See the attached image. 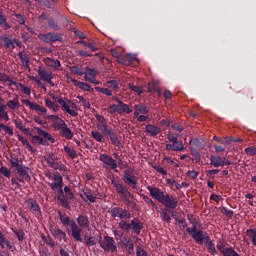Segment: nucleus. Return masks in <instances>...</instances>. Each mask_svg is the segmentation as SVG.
<instances>
[{
  "mask_svg": "<svg viewBox=\"0 0 256 256\" xmlns=\"http://www.w3.org/2000/svg\"><path fill=\"white\" fill-rule=\"evenodd\" d=\"M46 179V183L49 185V187H51L52 191L58 189L56 199L59 201V203L65 209H69V202L65 198V194L63 192V176L59 174V172L47 173Z\"/></svg>",
  "mask_w": 256,
  "mask_h": 256,
  "instance_id": "1",
  "label": "nucleus"
},
{
  "mask_svg": "<svg viewBox=\"0 0 256 256\" xmlns=\"http://www.w3.org/2000/svg\"><path fill=\"white\" fill-rule=\"evenodd\" d=\"M147 190L149 191L151 197L158 201V203H161V205H164L167 210L177 209L179 202L173 195L165 194V192L159 187L147 186Z\"/></svg>",
  "mask_w": 256,
  "mask_h": 256,
  "instance_id": "2",
  "label": "nucleus"
},
{
  "mask_svg": "<svg viewBox=\"0 0 256 256\" xmlns=\"http://www.w3.org/2000/svg\"><path fill=\"white\" fill-rule=\"evenodd\" d=\"M58 217L64 227H70L72 239H75L79 243H83V237H81V228H79L77 222H75V220H71L67 214H63L61 211L58 212Z\"/></svg>",
  "mask_w": 256,
  "mask_h": 256,
  "instance_id": "3",
  "label": "nucleus"
},
{
  "mask_svg": "<svg viewBox=\"0 0 256 256\" xmlns=\"http://www.w3.org/2000/svg\"><path fill=\"white\" fill-rule=\"evenodd\" d=\"M49 95L52 97V99L59 103L62 111L68 113V115H71V117H77L79 115V112H77V105H75V103H73L71 100H64L61 96L51 93Z\"/></svg>",
  "mask_w": 256,
  "mask_h": 256,
  "instance_id": "4",
  "label": "nucleus"
},
{
  "mask_svg": "<svg viewBox=\"0 0 256 256\" xmlns=\"http://www.w3.org/2000/svg\"><path fill=\"white\" fill-rule=\"evenodd\" d=\"M118 227L123 229L124 231H133L136 235H141V231L143 229V222L139 220V218H134L130 221L121 220L118 223Z\"/></svg>",
  "mask_w": 256,
  "mask_h": 256,
  "instance_id": "5",
  "label": "nucleus"
},
{
  "mask_svg": "<svg viewBox=\"0 0 256 256\" xmlns=\"http://www.w3.org/2000/svg\"><path fill=\"white\" fill-rule=\"evenodd\" d=\"M99 245L106 253H117V244L115 243V239L111 236H104L103 239L99 241Z\"/></svg>",
  "mask_w": 256,
  "mask_h": 256,
  "instance_id": "6",
  "label": "nucleus"
},
{
  "mask_svg": "<svg viewBox=\"0 0 256 256\" xmlns=\"http://www.w3.org/2000/svg\"><path fill=\"white\" fill-rule=\"evenodd\" d=\"M54 129L59 131L61 137L64 139H73V131L69 129L64 120H59V122H55L53 125Z\"/></svg>",
  "mask_w": 256,
  "mask_h": 256,
  "instance_id": "7",
  "label": "nucleus"
},
{
  "mask_svg": "<svg viewBox=\"0 0 256 256\" xmlns=\"http://www.w3.org/2000/svg\"><path fill=\"white\" fill-rule=\"evenodd\" d=\"M107 112L110 115H115V113H119L120 115L123 113H133V109H131V107H129L128 104H112L110 106H108L107 108Z\"/></svg>",
  "mask_w": 256,
  "mask_h": 256,
  "instance_id": "8",
  "label": "nucleus"
},
{
  "mask_svg": "<svg viewBox=\"0 0 256 256\" xmlns=\"http://www.w3.org/2000/svg\"><path fill=\"white\" fill-rule=\"evenodd\" d=\"M99 159L101 163H103V168L104 169H112V171H115L118 173L117 170V161L113 159V157L109 156L108 154H100Z\"/></svg>",
  "mask_w": 256,
  "mask_h": 256,
  "instance_id": "9",
  "label": "nucleus"
},
{
  "mask_svg": "<svg viewBox=\"0 0 256 256\" xmlns=\"http://www.w3.org/2000/svg\"><path fill=\"white\" fill-rule=\"evenodd\" d=\"M110 181L113 187H115L116 193H118L120 197H126V195H129V197H133V194H131V192H129V190H127V188H125V186H123V184H121L119 180L115 179V176H112L110 178Z\"/></svg>",
  "mask_w": 256,
  "mask_h": 256,
  "instance_id": "10",
  "label": "nucleus"
},
{
  "mask_svg": "<svg viewBox=\"0 0 256 256\" xmlns=\"http://www.w3.org/2000/svg\"><path fill=\"white\" fill-rule=\"evenodd\" d=\"M84 79L85 81H88L89 83H92L93 85H99V80H97V75L98 72L95 68H89V67H85V71H84Z\"/></svg>",
  "mask_w": 256,
  "mask_h": 256,
  "instance_id": "11",
  "label": "nucleus"
},
{
  "mask_svg": "<svg viewBox=\"0 0 256 256\" xmlns=\"http://www.w3.org/2000/svg\"><path fill=\"white\" fill-rule=\"evenodd\" d=\"M16 171L20 177V183H25V181L29 183V181H31V175H29L31 173V168L22 165L18 169H16Z\"/></svg>",
  "mask_w": 256,
  "mask_h": 256,
  "instance_id": "12",
  "label": "nucleus"
},
{
  "mask_svg": "<svg viewBox=\"0 0 256 256\" xmlns=\"http://www.w3.org/2000/svg\"><path fill=\"white\" fill-rule=\"evenodd\" d=\"M38 39L44 41V43H55L56 41H63L61 34H53L51 32L46 34H39Z\"/></svg>",
  "mask_w": 256,
  "mask_h": 256,
  "instance_id": "13",
  "label": "nucleus"
},
{
  "mask_svg": "<svg viewBox=\"0 0 256 256\" xmlns=\"http://www.w3.org/2000/svg\"><path fill=\"white\" fill-rule=\"evenodd\" d=\"M76 225L81 229V234L83 233V229L91 231V223L89 222V217L86 215L80 214L76 218Z\"/></svg>",
  "mask_w": 256,
  "mask_h": 256,
  "instance_id": "14",
  "label": "nucleus"
},
{
  "mask_svg": "<svg viewBox=\"0 0 256 256\" xmlns=\"http://www.w3.org/2000/svg\"><path fill=\"white\" fill-rule=\"evenodd\" d=\"M25 205L33 215L36 217H41V208L39 207V204L36 200H33V198H30L25 201Z\"/></svg>",
  "mask_w": 256,
  "mask_h": 256,
  "instance_id": "15",
  "label": "nucleus"
},
{
  "mask_svg": "<svg viewBox=\"0 0 256 256\" xmlns=\"http://www.w3.org/2000/svg\"><path fill=\"white\" fill-rule=\"evenodd\" d=\"M112 57H115L117 59V62L120 63L121 65H129L133 59H135L131 55H126L124 58H121V52L111 49L110 50Z\"/></svg>",
  "mask_w": 256,
  "mask_h": 256,
  "instance_id": "16",
  "label": "nucleus"
},
{
  "mask_svg": "<svg viewBox=\"0 0 256 256\" xmlns=\"http://www.w3.org/2000/svg\"><path fill=\"white\" fill-rule=\"evenodd\" d=\"M110 213L112 217H118L119 219H131V213L123 208L114 207L111 209Z\"/></svg>",
  "mask_w": 256,
  "mask_h": 256,
  "instance_id": "17",
  "label": "nucleus"
},
{
  "mask_svg": "<svg viewBox=\"0 0 256 256\" xmlns=\"http://www.w3.org/2000/svg\"><path fill=\"white\" fill-rule=\"evenodd\" d=\"M123 181L126 185L131 187L132 189H137V177L129 173V171H124Z\"/></svg>",
  "mask_w": 256,
  "mask_h": 256,
  "instance_id": "18",
  "label": "nucleus"
},
{
  "mask_svg": "<svg viewBox=\"0 0 256 256\" xmlns=\"http://www.w3.org/2000/svg\"><path fill=\"white\" fill-rule=\"evenodd\" d=\"M23 103H24V105H26V107H29L30 109H32V111H36L40 115L47 114V108H45L44 106H41L37 103H33L29 100H23Z\"/></svg>",
  "mask_w": 256,
  "mask_h": 256,
  "instance_id": "19",
  "label": "nucleus"
},
{
  "mask_svg": "<svg viewBox=\"0 0 256 256\" xmlns=\"http://www.w3.org/2000/svg\"><path fill=\"white\" fill-rule=\"evenodd\" d=\"M207 237H209V235L201 230H198L192 234V238L194 239L195 243H197V245H203V243L207 241Z\"/></svg>",
  "mask_w": 256,
  "mask_h": 256,
  "instance_id": "20",
  "label": "nucleus"
},
{
  "mask_svg": "<svg viewBox=\"0 0 256 256\" xmlns=\"http://www.w3.org/2000/svg\"><path fill=\"white\" fill-rule=\"evenodd\" d=\"M50 233L59 241H67V234L60 228H52L50 229Z\"/></svg>",
  "mask_w": 256,
  "mask_h": 256,
  "instance_id": "21",
  "label": "nucleus"
},
{
  "mask_svg": "<svg viewBox=\"0 0 256 256\" xmlns=\"http://www.w3.org/2000/svg\"><path fill=\"white\" fill-rule=\"evenodd\" d=\"M145 131L146 133H148V135H150V137H157V135L161 133V129L159 128V126H155L153 124L146 125Z\"/></svg>",
  "mask_w": 256,
  "mask_h": 256,
  "instance_id": "22",
  "label": "nucleus"
},
{
  "mask_svg": "<svg viewBox=\"0 0 256 256\" xmlns=\"http://www.w3.org/2000/svg\"><path fill=\"white\" fill-rule=\"evenodd\" d=\"M38 75L40 79H42V81H45L46 83H49L50 85H52L51 79H53V75L49 73L47 70L39 68Z\"/></svg>",
  "mask_w": 256,
  "mask_h": 256,
  "instance_id": "23",
  "label": "nucleus"
},
{
  "mask_svg": "<svg viewBox=\"0 0 256 256\" xmlns=\"http://www.w3.org/2000/svg\"><path fill=\"white\" fill-rule=\"evenodd\" d=\"M5 246L7 247V249H9L10 251H13V244H11V242L9 241V239H7V237H5V234L3 232H0V248L1 249H5Z\"/></svg>",
  "mask_w": 256,
  "mask_h": 256,
  "instance_id": "24",
  "label": "nucleus"
},
{
  "mask_svg": "<svg viewBox=\"0 0 256 256\" xmlns=\"http://www.w3.org/2000/svg\"><path fill=\"white\" fill-rule=\"evenodd\" d=\"M72 81H73V84L75 85V87H78L82 91H88L89 93H93V88L91 87V85H89L85 82H81L79 80H72Z\"/></svg>",
  "mask_w": 256,
  "mask_h": 256,
  "instance_id": "25",
  "label": "nucleus"
},
{
  "mask_svg": "<svg viewBox=\"0 0 256 256\" xmlns=\"http://www.w3.org/2000/svg\"><path fill=\"white\" fill-rule=\"evenodd\" d=\"M134 108L136 109L134 111V117H139L141 114L147 115V113H149V108H147L145 105L136 104Z\"/></svg>",
  "mask_w": 256,
  "mask_h": 256,
  "instance_id": "26",
  "label": "nucleus"
},
{
  "mask_svg": "<svg viewBox=\"0 0 256 256\" xmlns=\"http://www.w3.org/2000/svg\"><path fill=\"white\" fill-rule=\"evenodd\" d=\"M35 131L40 135V137H44V139H47V141H50V143H55V138L49 134V132L39 128L34 127Z\"/></svg>",
  "mask_w": 256,
  "mask_h": 256,
  "instance_id": "27",
  "label": "nucleus"
},
{
  "mask_svg": "<svg viewBox=\"0 0 256 256\" xmlns=\"http://www.w3.org/2000/svg\"><path fill=\"white\" fill-rule=\"evenodd\" d=\"M44 63L47 67H53L54 69L61 67V61L49 57L45 58Z\"/></svg>",
  "mask_w": 256,
  "mask_h": 256,
  "instance_id": "28",
  "label": "nucleus"
},
{
  "mask_svg": "<svg viewBox=\"0 0 256 256\" xmlns=\"http://www.w3.org/2000/svg\"><path fill=\"white\" fill-rule=\"evenodd\" d=\"M4 106L8 107L11 111H15L21 107V104L19 103V99L15 98L13 100H8Z\"/></svg>",
  "mask_w": 256,
  "mask_h": 256,
  "instance_id": "29",
  "label": "nucleus"
},
{
  "mask_svg": "<svg viewBox=\"0 0 256 256\" xmlns=\"http://www.w3.org/2000/svg\"><path fill=\"white\" fill-rule=\"evenodd\" d=\"M210 165L216 168L223 167V158H221V156H215V155L210 156Z\"/></svg>",
  "mask_w": 256,
  "mask_h": 256,
  "instance_id": "30",
  "label": "nucleus"
},
{
  "mask_svg": "<svg viewBox=\"0 0 256 256\" xmlns=\"http://www.w3.org/2000/svg\"><path fill=\"white\" fill-rule=\"evenodd\" d=\"M204 243L211 255H217V249H215V244L211 240V237H206V241Z\"/></svg>",
  "mask_w": 256,
  "mask_h": 256,
  "instance_id": "31",
  "label": "nucleus"
},
{
  "mask_svg": "<svg viewBox=\"0 0 256 256\" xmlns=\"http://www.w3.org/2000/svg\"><path fill=\"white\" fill-rule=\"evenodd\" d=\"M160 87L158 81H152L148 83V93H151V95L155 93H159Z\"/></svg>",
  "mask_w": 256,
  "mask_h": 256,
  "instance_id": "32",
  "label": "nucleus"
},
{
  "mask_svg": "<svg viewBox=\"0 0 256 256\" xmlns=\"http://www.w3.org/2000/svg\"><path fill=\"white\" fill-rule=\"evenodd\" d=\"M0 39L1 41H3L4 47H6L7 49H15V43L11 38L5 35L1 36Z\"/></svg>",
  "mask_w": 256,
  "mask_h": 256,
  "instance_id": "33",
  "label": "nucleus"
},
{
  "mask_svg": "<svg viewBox=\"0 0 256 256\" xmlns=\"http://www.w3.org/2000/svg\"><path fill=\"white\" fill-rule=\"evenodd\" d=\"M104 134L99 131H91V137L94 139V141H97L98 143H104L105 142V137L103 136Z\"/></svg>",
  "mask_w": 256,
  "mask_h": 256,
  "instance_id": "34",
  "label": "nucleus"
},
{
  "mask_svg": "<svg viewBox=\"0 0 256 256\" xmlns=\"http://www.w3.org/2000/svg\"><path fill=\"white\" fill-rule=\"evenodd\" d=\"M189 145L190 147H194L195 149H205V145L203 144V142H201L199 139L197 138H193L189 141Z\"/></svg>",
  "mask_w": 256,
  "mask_h": 256,
  "instance_id": "35",
  "label": "nucleus"
},
{
  "mask_svg": "<svg viewBox=\"0 0 256 256\" xmlns=\"http://www.w3.org/2000/svg\"><path fill=\"white\" fill-rule=\"evenodd\" d=\"M108 137L112 145H115V147H121V141H119L117 134L113 130L108 134Z\"/></svg>",
  "mask_w": 256,
  "mask_h": 256,
  "instance_id": "36",
  "label": "nucleus"
},
{
  "mask_svg": "<svg viewBox=\"0 0 256 256\" xmlns=\"http://www.w3.org/2000/svg\"><path fill=\"white\" fill-rule=\"evenodd\" d=\"M5 109H7V106L0 104V120L7 123L9 121V113Z\"/></svg>",
  "mask_w": 256,
  "mask_h": 256,
  "instance_id": "37",
  "label": "nucleus"
},
{
  "mask_svg": "<svg viewBox=\"0 0 256 256\" xmlns=\"http://www.w3.org/2000/svg\"><path fill=\"white\" fill-rule=\"evenodd\" d=\"M96 127L97 129H99L102 135H109L113 131V128H111V126H108L107 123L102 125H96Z\"/></svg>",
  "mask_w": 256,
  "mask_h": 256,
  "instance_id": "38",
  "label": "nucleus"
},
{
  "mask_svg": "<svg viewBox=\"0 0 256 256\" xmlns=\"http://www.w3.org/2000/svg\"><path fill=\"white\" fill-rule=\"evenodd\" d=\"M0 25L4 28L5 31H7V29H11V26L9 23H7L5 14H3V11H0Z\"/></svg>",
  "mask_w": 256,
  "mask_h": 256,
  "instance_id": "39",
  "label": "nucleus"
},
{
  "mask_svg": "<svg viewBox=\"0 0 256 256\" xmlns=\"http://www.w3.org/2000/svg\"><path fill=\"white\" fill-rule=\"evenodd\" d=\"M44 101L48 109H52V111H59V106L55 104V102L49 100V98H45Z\"/></svg>",
  "mask_w": 256,
  "mask_h": 256,
  "instance_id": "40",
  "label": "nucleus"
},
{
  "mask_svg": "<svg viewBox=\"0 0 256 256\" xmlns=\"http://www.w3.org/2000/svg\"><path fill=\"white\" fill-rule=\"evenodd\" d=\"M18 57L24 67L29 68V57L26 54H23V52L18 53Z\"/></svg>",
  "mask_w": 256,
  "mask_h": 256,
  "instance_id": "41",
  "label": "nucleus"
},
{
  "mask_svg": "<svg viewBox=\"0 0 256 256\" xmlns=\"http://www.w3.org/2000/svg\"><path fill=\"white\" fill-rule=\"evenodd\" d=\"M41 238H42V241H44V243H46V245H48L49 247H55V245H57V243H55L53 238L49 236H45V234H42Z\"/></svg>",
  "mask_w": 256,
  "mask_h": 256,
  "instance_id": "42",
  "label": "nucleus"
},
{
  "mask_svg": "<svg viewBox=\"0 0 256 256\" xmlns=\"http://www.w3.org/2000/svg\"><path fill=\"white\" fill-rule=\"evenodd\" d=\"M64 151L70 157V159L77 158V151H75V149H73V148H71L69 146H65L64 147Z\"/></svg>",
  "mask_w": 256,
  "mask_h": 256,
  "instance_id": "43",
  "label": "nucleus"
},
{
  "mask_svg": "<svg viewBox=\"0 0 256 256\" xmlns=\"http://www.w3.org/2000/svg\"><path fill=\"white\" fill-rule=\"evenodd\" d=\"M122 199H124L126 205L128 207H131L132 209H135V207L137 206V204L133 200H131L133 199V196L132 197L129 195L122 196Z\"/></svg>",
  "mask_w": 256,
  "mask_h": 256,
  "instance_id": "44",
  "label": "nucleus"
},
{
  "mask_svg": "<svg viewBox=\"0 0 256 256\" xmlns=\"http://www.w3.org/2000/svg\"><path fill=\"white\" fill-rule=\"evenodd\" d=\"M160 217L162 221H165L166 223H171V215L169 214V210H163L160 212Z\"/></svg>",
  "mask_w": 256,
  "mask_h": 256,
  "instance_id": "45",
  "label": "nucleus"
},
{
  "mask_svg": "<svg viewBox=\"0 0 256 256\" xmlns=\"http://www.w3.org/2000/svg\"><path fill=\"white\" fill-rule=\"evenodd\" d=\"M33 145H46L45 140L41 136L34 135L31 138Z\"/></svg>",
  "mask_w": 256,
  "mask_h": 256,
  "instance_id": "46",
  "label": "nucleus"
},
{
  "mask_svg": "<svg viewBox=\"0 0 256 256\" xmlns=\"http://www.w3.org/2000/svg\"><path fill=\"white\" fill-rule=\"evenodd\" d=\"M246 234L250 237L252 244L256 247V229L246 230Z\"/></svg>",
  "mask_w": 256,
  "mask_h": 256,
  "instance_id": "47",
  "label": "nucleus"
},
{
  "mask_svg": "<svg viewBox=\"0 0 256 256\" xmlns=\"http://www.w3.org/2000/svg\"><path fill=\"white\" fill-rule=\"evenodd\" d=\"M10 163L11 167H13L16 170L22 166V164L19 162V158L15 156H10Z\"/></svg>",
  "mask_w": 256,
  "mask_h": 256,
  "instance_id": "48",
  "label": "nucleus"
},
{
  "mask_svg": "<svg viewBox=\"0 0 256 256\" xmlns=\"http://www.w3.org/2000/svg\"><path fill=\"white\" fill-rule=\"evenodd\" d=\"M13 21H16V23H18V25H25V17H23V15L21 14H14L12 16Z\"/></svg>",
  "mask_w": 256,
  "mask_h": 256,
  "instance_id": "49",
  "label": "nucleus"
},
{
  "mask_svg": "<svg viewBox=\"0 0 256 256\" xmlns=\"http://www.w3.org/2000/svg\"><path fill=\"white\" fill-rule=\"evenodd\" d=\"M63 193H65L64 197L66 199V201L69 202V199H73V191H71V188L69 186H65Z\"/></svg>",
  "mask_w": 256,
  "mask_h": 256,
  "instance_id": "50",
  "label": "nucleus"
},
{
  "mask_svg": "<svg viewBox=\"0 0 256 256\" xmlns=\"http://www.w3.org/2000/svg\"><path fill=\"white\" fill-rule=\"evenodd\" d=\"M84 241L88 247H93V245H97V241H95L92 236L85 235Z\"/></svg>",
  "mask_w": 256,
  "mask_h": 256,
  "instance_id": "51",
  "label": "nucleus"
},
{
  "mask_svg": "<svg viewBox=\"0 0 256 256\" xmlns=\"http://www.w3.org/2000/svg\"><path fill=\"white\" fill-rule=\"evenodd\" d=\"M1 131H5L8 135L13 137V128L9 126H5V124L0 123V133Z\"/></svg>",
  "mask_w": 256,
  "mask_h": 256,
  "instance_id": "52",
  "label": "nucleus"
},
{
  "mask_svg": "<svg viewBox=\"0 0 256 256\" xmlns=\"http://www.w3.org/2000/svg\"><path fill=\"white\" fill-rule=\"evenodd\" d=\"M142 199L147 205H150L152 209H157V204H155L153 199H151L149 196L142 195Z\"/></svg>",
  "mask_w": 256,
  "mask_h": 256,
  "instance_id": "53",
  "label": "nucleus"
},
{
  "mask_svg": "<svg viewBox=\"0 0 256 256\" xmlns=\"http://www.w3.org/2000/svg\"><path fill=\"white\" fill-rule=\"evenodd\" d=\"M71 73H73L74 75H85V71H83L81 68H79V66H72L70 68Z\"/></svg>",
  "mask_w": 256,
  "mask_h": 256,
  "instance_id": "54",
  "label": "nucleus"
},
{
  "mask_svg": "<svg viewBox=\"0 0 256 256\" xmlns=\"http://www.w3.org/2000/svg\"><path fill=\"white\" fill-rule=\"evenodd\" d=\"M129 89L132 90L134 93H137V95H141L143 93V87L141 86L129 84Z\"/></svg>",
  "mask_w": 256,
  "mask_h": 256,
  "instance_id": "55",
  "label": "nucleus"
},
{
  "mask_svg": "<svg viewBox=\"0 0 256 256\" xmlns=\"http://www.w3.org/2000/svg\"><path fill=\"white\" fill-rule=\"evenodd\" d=\"M96 91H99V93H103V95H107V97H111L113 93L109 88H101V87H95Z\"/></svg>",
  "mask_w": 256,
  "mask_h": 256,
  "instance_id": "56",
  "label": "nucleus"
},
{
  "mask_svg": "<svg viewBox=\"0 0 256 256\" xmlns=\"http://www.w3.org/2000/svg\"><path fill=\"white\" fill-rule=\"evenodd\" d=\"M220 212L226 217H233V210H230L227 207H220Z\"/></svg>",
  "mask_w": 256,
  "mask_h": 256,
  "instance_id": "57",
  "label": "nucleus"
},
{
  "mask_svg": "<svg viewBox=\"0 0 256 256\" xmlns=\"http://www.w3.org/2000/svg\"><path fill=\"white\" fill-rule=\"evenodd\" d=\"M167 183L171 185V187H175V189H183V185L179 184L175 179H168Z\"/></svg>",
  "mask_w": 256,
  "mask_h": 256,
  "instance_id": "58",
  "label": "nucleus"
},
{
  "mask_svg": "<svg viewBox=\"0 0 256 256\" xmlns=\"http://www.w3.org/2000/svg\"><path fill=\"white\" fill-rule=\"evenodd\" d=\"M96 121H98V123L96 125H105L107 124V119H105V117L101 114H96Z\"/></svg>",
  "mask_w": 256,
  "mask_h": 256,
  "instance_id": "59",
  "label": "nucleus"
},
{
  "mask_svg": "<svg viewBox=\"0 0 256 256\" xmlns=\"http://www.w3.org/2000/svg\"><path fill=\"white\" fill-rule=\"evenodd\" d=\"M174 151H183L185 147L183 146V142L176 140V142L173 143Z\"/></svg>",
  "mask_w": 256,
  "mask_h": 256,
  "instance_id": "60",
  "label": "nucleus"
},
{
  "mask_svg": "<svg viewBox=\"0 0 256 256\" xmlns=\"http://www.w3.org/2000/svg\"><path fill=\"white\" fill-rule=\"evenodd\" d=\"M0 174L3 175L4 177H7L9 179V177H11V170H9L5 166H2L0 168Z\"/></svg>",
  "mask_w": 256,
  "mask_h": 256,
  "instance_id": "61",
  "label": "nucleus"
},
{
  "mask_svg": "<svg viewBox=\"0 0 256 256\" xmlns=\"http://www.w3.org/2000/svg\"><path fill=\"white\" fill-rule=\"evenodd\" d=\"M178 137H179V134H175V133L173 134L171 132H169L167 135V139L170 141V143H177Z\"/></svg>",
  "mask_w": 256,
  "mask_h": 256,
  "instance_id": "62",
  "label": "nucleus"
},
{
  "mask_svg": "<svg viewBox=\"0 0 256 256\" xmlns=\"http://www.w3.org/2000/svg\"><path fill=\"white\" fill-rule=\"evenodd\" d=\"M136 255L137 256H149L147 254V251H145V249H143V247H141V246L136 247Z\"/></svg>",
  "mask_w": 256,
  "mask_h": 256,
  "instance_id": "63",
  "label": "nucleus"
},
{
  "mask_svg": "<svg viewBox=\"0 0 256 256\" xmlns=\"http://www.w3.org/2000/svg\"><path fill=\"white\" fill-rule=\"evenodd\" d=\"M245 153L246 155H250V156L256 155V148L255 147L245 148Z\"/></svg>",
  "mask_w": 256,
  "mask_h": 256,
  "instance_id": "64",
  "label": "nucleus"
}]
</instances>
